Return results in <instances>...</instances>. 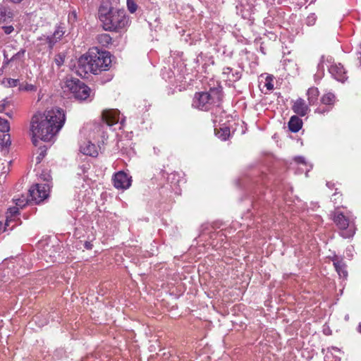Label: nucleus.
<instances>
[{
	"instance_id": "6",
	"label": "nucleus",
	"mask_w": 361,
	"mask_h": 361,
	"mask_svg": "<svg viewBox=\"0 0 361 361\" xmlns=\"http://www.w3.org/2000/svg\"><path fill=\"white\" fill-rule=\"evenodd\" d=\"M49 185L47 183L36 184L29 190L30 200L38 204L49 196Z\"/></svg>"
},
{
	"instance_id": "32",
	"label": "nucleus",
	"mask_w": 361,
	"mask_h": 361,
	"mask_svg": "<svg viewBox=\"0 0 361 361\" xmlns=\"http://www.w3.org/2000/svg\"><path fill=\"white\" fill-rule=\"evenodd\" d=\"M54 61L56 64L59 67L64 63L63 55L59 54L55 56Z\"/></svg>"
},
{
	"instance_id": "17",
	"label": "nucleus",
	"mask_w": 361,
	"mask_h": 361,
	"mask_svg": "<svg viewBox=\"0 0 361 361\" xmlns=\"http://www.w3.org/2000/svg\"><path fill=\"white\" fill-rule=\"evenodd\" d=\"M302 126V121L299 117L297 116H293L290 118L288 122V127L290 131L297 133L301 129Z\"/></svg>"
},
{
	"instance_id": "45",
	"label": "nucleus",
	"mask_w": 361,
	"mask_h": 361,
	"mask_svg": "<svg viewBox=\"0 0 361 361\" xmlns=\"http://www.w3.org/2000/svg\"><path fill=\"white\" fill-rule=\"evenodd\" d=\"M337 196H338V194H337V193H335V194H334V195H333V197H337ZM334 200H336V198H334Z\"/></svg>"
},
{
	"instance_id": "42",
	"label": "nucleus",
	"mask_w": 361,
	"mask_h": 361,
	"mask_svg": "<svg viewBox=\"0 0 361 361\" xmlns=\"http://www.w3.org/2000/svg\"><path fill=\"white\" fill-rule=\"evenodd\" d=\"M5 109V106L4 104H0V112H2Z\"/></svg>"
},
{
	"instance_id": "7",
	"label": "nucleus",
	"mask_w": 361,
	"mask_h": 361,
	"mask_svg": "<svg viewBox=\"0 0 361 361\" xmlns=\"http://www.w3.org/2000/svg\"><path fill=\"white\" fill-rule=\"evenodd\" d=\"M333 220L336 226L341 230H345L349 228V231L346 234H343L345 237H350L353 235V228L350 226V219L343 215V214L338 210H336L331 214Z\"/></svg>"
},
{
	"instance_id": "4",
	"label": "nucleus",
	"mask_w": 361,
	"mask_h": 361,
	"mask_svg": "<svg viewBox=\"0 0 361 361\" xmlns=\"http://www.w3.org/2000/svg\"><path fill=\"white\" fill-rule=\"evenodd\" d=\"M88 52L94 66V74L106 71L111 63L109 52L99 51L96 49H91Z\"/></svg>"
},
{
	"instance_id": "18",
	"label": "nucleus",
	"mask_w": 361,
	"mask_h": 361,
	"mask_svg": "<svg viewBox=\"0 0 361 361\" xmlns=\"http://www.w3.org/2000/svg\"><path fill=\"white\" fill-rule=\"evenodd\" d=\"M307 100L310 105H314L318 99L319 90L316 87H310L307 92Z\"/></svg>"
},
{
	"instance_id": "12",
	"label": "nucleus",
	"mask_w": 361,
	"mask_h": 361,
	"mask_svg": "<svg viewBox=\"0 0 361 361\" xmlns=\"http://www.w3.org/2000/svg\"><path fill=\"white\" fill-rule=\"evenodd\" d=\"M292 109L300 116H305L310 111L309 106L302 98H298L293 102Z\"/></svg>"
},
{
	"instance_id": "36",
	"label": "nucleus",
	"mask_w": 361,
	"mask_h": 361,
	"mask_svg": "<svg viewBox=\"0 0 361 361\" xmlns=\"http://www.w3.org/2000/svg\"><path fill=\"white\" fill-rule=\"evenodd\" d=\"M307 24L311 25H313L315 22V16L314 14H312L310 16H309L307 17Z\"/></svg>"
},
{
	"instance_id": "25",
	"label": "nucleus",
	"mask_w": 361,
	"mask_h": 361,
	"mask_svg": "<svg viewBox=\"0 0 361 361\" xmlns=\"http://www.w3.org/2000/svg\"><path fill=\"white\" fill-rule=\"evenodd\" d=\"M12 49H13L12 46L8 45L4 50V66L8 65L10 63V61H12V60H11V59H8L9 52L11 51Z\"/></svg>"
},
{
	"instance_id": "11",
	"label": "nucleus",
	"mask_w": 361,
	"mask_h": 361,
	"mask_svg": "<svg viewBox=\"0 0 361 361\" xmlns=\"http://www.w3.org/2000/svg\"><path fill=\"white\" fill-rule=\"evenodd\" d=\"M102 118L108 126H113L119 121V111L116 109L105 110L102 113Z\"/></svg>"
},
{
	"instance_id": "8",
	"label": "nucleus",
	"mask_w": 361,
	"mask_h": 361,
	"mask_svg": "<svg viewBox=\"0 0 361 361\" xmlns=\"http://www.w3.org/2000/svg\"><path fill=\"white\" fill-rule=\"evenodd\" d=\"M78 73L80 76H83L87 73H92L94 74V68L92 64V59L89 54V52L81 56L78 59Z\"/></svg>"
},
{
	"instance_id": "20",
	"label": "nucleus",
	"mask_w": 361,
	"mask_h": 361,
	"mask_svg": "<svg viewBox=\"0 0 361 361\" xmlns=\"http://www.w3.org/2000/svg\"><path fill=\"white\" fill-rule=\"evenodd\" d=\"M216 135L222 140H226L230 135V130L227 127L220 128L219 130L214 129Z\"/></svg>"
},
{
	"instance_id": "29",
	"label": "nucleus",
	"mask_w": 361,
	"mask_h": 361,
	"mask_svg": "<svg viewBox=\"0 0 361 361\" xmlns=\"http://www.w3.org/2000/svg\"><path fill=\"white\" fill-rule=\"evenodd\" d=\"M127 7L131 13H135L137 8V6L135 0H127Z\"/></svg>"
},
{
	"instance_id": "15",
	"label": "nucleus",
	"mask_w": 361,
	"mask_h": 361,
	"mask_svg": "<svg viewBox=\"0 0 361 361\" xmlns=\"http://www.w3.org/2000/svg\"><path fill=\"white\" fill-rule=\"evenodd\" d=\"M14 12L8 7H0V23H8L12 21Z\"/></svg>"
},
{
	"instance_id": "39",
	"label": "nucleus",
	"mask_w": 361,
	"mask_h": 361,
	"mask_svg": "<svg viewBox=\"0 0 361 361\" xmlns=\"http://www.w3.org/2000/svg\"><path fill=\"white\" fill-rule=\"evenodd\" d=\"M327 111H328V109H324L318 108V109H317L316 112L319 113V114H324V112H326Z\"/></svg>"
},
{
	"instance_id": "23",
	"label": "nucleus",
	"mask_w": 361,
	"mask_h": 361,
	"mask_svg": "<svg viewBox=\"0 0 361 361\" xmlns=\"http://www.w3.org/2000/svg\"><path fill=\"white\" fill-rule=\"evenodd\" d=\"M97 40L103 46H107L111 42V37L108 34H102L98 35Z\"/></svg>"
},
{
	"instance_id": "27",
	"label": "nucleus",
	"mask_w": 361,
	"mask_h": 361,
	"mask_svg": "<svg viewBox=\"0 0 361 361\" xmlns=\"http://www.w3.org/2000/svg\"><path fill=\"white\" fill-rule=\"evenodd\" d=\"M18 80L13 78H6L3 80V83L6 87H16L18 85Z\"/></svg>"
},
{
	"instance_id": "37",
	"label": "nucleus",
	"mask_w": 361,
	"mask_h": 361,
	"mask_svg": "<svg viewBox=\"0 0 361 361\" xmlns=\"http://www.w3.org/2000/svg\"><path fill=\"white\" fill-rule=\"evenodd\" d=\"M19 208L20 207H18L9 208V209H8L9 213L11 214V216L16 215L18 212Z\"/></svg>"
},
{
	"instance_id": "3",
	"label": "nucleus",
	"mask_w": 361,
	"mask_h": 361,
	"mask_svg": "<svg viewBox=\"0 0 361 361\" xmlns=\"http://www.w3.org/2000/svg\"><path fill=\"white\" fill-rule=\"evenodd\" d=\"M62 88L65 92L72 93L78 99L84 100L90 97V89L77 78H67Z\"/></svg>"
},
{
	"instance_id": "28",
	"label": "nucleus",
	"mask_w": 361,
	"mask_h": 361,
	"mask_svg": "<svg viewBox=\"0 0 361 361\" xmlns=\"http://www.w3.org/2000/svg\"><path fill=\"white\" fill-rule=\"evenodd\" d=\"M10 126L7 120L0 117V132H8Z\"/></svg>"
},
{
	"instance_id": "1",
	"label": "nucleus",
	"mask_w": 361,
	"mask_h": 361,
	"mask_svg": "<svg viewBox=\"0 0 361 361\" xmlns=\"http://www.w3.org/2000/svg\"><path fill=\"white\" fill-rule=\"evenodd\" d=\"M66 121L61 109H52L44 113L35 114L30 122V133L34 145L39 140L50 142L62 128Z\"/></svg>"
},
{
	"instance_id": "26",
	"label": "nucleus",
	"mask_w": 361,
	"mask_h": 361,
	"mask_svg": "<svg viewBox=\"0 0 361 361\" xmlns=\"http://www.w3.org/2000/svg\"><path fill=\"white\" fill-rule=\"evenodd\" d=\"M10 164H11V161H7L6 163H2L1 164L3 166L1 168V173L0 174V178H5L6 174L10 171V168H9Z\"/></svg>"
},
{
	"instance_id": "33",
	"label": "nucleus",
	"mask_w": 361,
	"mask_h": 361,
	"mask_svg": "<svg viewBox=\"0 0 361 361\" xmlns=\"http://www.w3.org/2000/svg\"><path fill=\"white\" fill-rule=\"evenodd\" d=\"M45 154H46V149L40 148V152H39V155L36 157L37 164H39L41 162L42 159L44 157Z\"/></svg>"
},
{
	"instance_id": "44",
	"label": "nucleus",
	"mask_w": 361,
	"mask_h": 361,
	"mask_svg": "<svg viewBox=\"0 0 361 361\" xmlns=\"http://www.w3.org/2000/svg\"><path fill=\"white\" fill-rule=\"evenodd\" d=\"M358 331L361 333V322L360 323L358 327H357Z\"/></svg>"
},
{
	"instance_id": "31",
	"label": "nucleus",
	"mask_w": 361,
	"mask_h": 361,
	"mask_svg": "<svg viewBox=\"0 0 361 361\" xmlns=\"http://www.w3.org/2000/svg\"><path fill=\"white\" fill-rule=\"evenodd\" d=\"M20 90L27 92H34L37 90V87L32 84H25L20 85Z\"/></svg>"
},
{
	"instance_id": "24",
	"label": "nucleus",
	"mask_w": 361,
	"mask_h": 361,
	"mask_svg": "<svg viewBox=\"0 0 361 361\" xmlns=\"http://www.w3.org/2000/svg\"><path fill=\"white\" fill-rule=\"evenodd\" d=\"M13 201L17 207L23 208L31 200L23 195L21 197L13 199Z\"/></svg>"
},
{
	"instance_id": "13",
	"label": "nucleus",
	"mask_w": 361,
	"mask_h": 361,
	"mask_svg": "<svg viewBox=\"0 0 361 361\" xmlns=\"http://www.w3.org/2000/svg\"><path fill=\"white\" fill-rule=\"evenodd\" d=\"M64 32L60 28L58 27L54 32L53 35L49 37H40L39 40H44L46 41V43L48 44V47L49 49H51L53 46L55 44V43L57 42L58 39H60L62 36L63 35Z\"/></svg>"
},
{
	"instance_id": "2",
	"label": "nucleus",
	"mask_w": 361,
	"mask_h": 361,
	"mask_svg": "<svg viewBox=\"0 0 361 361\" xmlns=\"http://www.w3.org/2000/svg\"><path fill=\"white\" fill-rule=\"evenodd\" d=\"M99 18L105 30L116 31L124 28L128 19L123 10H118L102 5L99 9Z\"/></svg>"
},
{
	"instance_id": "35",
	"label": "nucleus",
	"mask_w": 361,
	"mask_h": 361,
	"mask_svg": "<svg viewBox=\"0 0 361 361\" xmlns=\"http://www.w3.org/2000/svg\"><path fill=\"white\" fill-rule=\"evenodd\" d=\"M2 29L6 35L11 34L14 30L12 25L3 26Z\"/></svg>"
},
{
	"instance_id": "38",
	"label": "nucleus",
	"mask_w": 361,
	"mask_h": 361,
	"mask_svg": "<svg viewBox=\"0 0 361 361\" xmlns=\"http://www.w3.org/2000/svg\"><path fill=\"white\" fill-rule=\"evenodd\" d=\"M37 320L35 321V323H41V326L44 325V323H45L46 317H37Z\"/></svg>"
},
{
	"instance_id": "5",
	"label": "nucleus",
	"mask_w": 361,
	"mask_h": 361,
	"mask_svg": "<svg viewBox=\"0 0 361 361\" xmlns=\"http://www.w3.org/2000/svg\"><path fill=\"white\" fill-rule=\"evenodd\" d=\"M217 92L214 90L209 92H200L195 95L192 106L201 110H208L214 102V96Z\"/></svg>"
},
{
	"instance_id": "40",
	"label": "nucleus",
	"mask_w": 361,
	"mask_h": 361,
	"mask_svg": "<svg viewBox=\"0 0 361 361\" xmlns=\"http://www.w3.org/2000/svg\"><path fill=\"white\" fill-rule=\"evenodd\" d=\"M295 161L300 163H305L304 158L301 157L295 158Z\"/></svg>"
},
{
	"instance_id": "14",
	"label": "nucleus",
	"mask_w": 361,
	"mask_h": 361,
	"mask_svg": "<svg viewBox=\"0 0 361 361\" xmlns=\"http://www.w3.org/2000/svg\"><path fill=\"white\" fill-rule=\"evenodd\" d=\"M80 152L84 154L91 157H97L98 150L96 145L88 140L80 145Z\"/></svg>"
},
{
	"instance_id": "9",
	"label": "nucleus",
	"mask_w": 361,
	"mask_h": 361,
	"mask_svg": "<svg viewBox=\"0 0 361 361\" xmlns=\"http://www.w3.org/2000/svg\"><path fill=\"white\" fill-rule=\"evenodd\" d=\"M113 181L117 189L126 190L131 185V177L123 171L117 172L114 176Z\"/></svg>"
},
{
	"instance_id": "22",
	"label": "nucleus",
	"mask_w": 361,
	"mask_h": 361,
	"mask_svg": "<svg viewBox=\"0 0 361 361\" xmlns=\"http://www.w3.org/2000/svg\"><path fill=\"white\" fill-rule=\"evenodd\" d=\"M10 145L11 138L8 132H0V147H6Z\"/></svg>"
},
{
	"instance_id": "41",
	"label": "nucleus",
	"mask_w": 361,
	"mask_h": 361,
	"mask_svg": "<svg viewBox=\"0 0 361 361\" xmlns=\"http://www.w3.org/2000/svg\"><path fill=\"white\" fill-rule=\"evenodd\" d=\"M9 1L13 2V3L17 4V3H20L23 0H9Z\"/></svg>"
},
{
	"instance_id": "10",
	"label": "nucleus",
	"mask_w": 361,
	"mask_h": 361,
	"mask_svg": "<svg viewBox=\"0 0 361 361\" xmlns=\"http://www.w3.org/2000/svg\"><path fill=\"white\" fill-rule=\"evenodd\" d=\"M329 72L338 81L344 82L347 79L346 72L341 63H333L329 67Z\"/></svg>"
},
{
	"instance_id": "19",
	"label": "nucleus",
	"mask_w": 361,
	"mask_h": 361,
	"mask_svg": "<svg viewBox=\"0 0 361 361\" xmlns=\"http://www.w3.org/2000/svg\"><path fill=\"white\" fill-rule=\"evenodd\" d=\"M334 267L341 278L346 279L348 276V271L346 266L343 262H336L334 263Z\"/></svg>"
},
{
	"instance_id": "16",
	"label": "nucleus",
	"mask_w": 361,
	"mask_h": 361,
	"mask_svg": "<svg viewBox=\"0 0 361 361\" xmlns=\"http://www.w3.org/2000/svg\"><path fill=\"white\" fill-rule=\"evenodd\" d=\"M101 130L99 125H86L82 130L81 133L84 135H88L90 139L95 140L96 134L99 133Z\"/></svg>"
},
{
	"instance_id": "30",
	"label": "nucleus",
	"mask_w": 361,
	"mask_h": 361,
	"mask_svg": "<svg viewBox=\"0 0 361 361\" xmlns=\"http://www.w3.org/2000/svg\"><path fill=\"white\" fill-rule=\"evenodd\" d=\"M272 82H273L272 76L267 75L265 78L264 86L267 88V90H271L274 89V84Z\"/></svg>"
},
{
	"instance_id": "43",
	"label": "nucleus",
	"mask_w": 361,
	"mask_h": 361,
	"mask_svg": "<svg viewBox=\"0 0 361 361\" xmlns=\"http://www.w3.org/2000/svg\"><path fill=\"white\" fill-rule=\"evenodd\" d=\"M85 247H86V248H87V249H90V248H91V246H90V243H85Z\"/></svg>"
},
{
	"instance_id": "34",
	"label": "nucleus",
	"mask_w": 361,
	"mask_h": 361,
	"mask_svg": "<svg viewBox=\"0 0 361 361\" xmlns=\"http://www.w3.org/2000/svg\"><path fill=\"white\" fill-rule=\"evenodd\" d=\"M25 53V50L22 49L18 52H17L16 54H14L11 58V60H14L16 59H18L21 56H23Z\"/></svg>"
},
{
	"instance_id": "21",
	"label": "nucleus",
	"mask_w": 361,
	"mask_h": 361,
	"mask_svg": "<svg viewBox=\"0 0 361 361\" xmlns=\"http://www.w3.org/2000/svg\"><path fill=\"white\" fill-rule=\"evenodd\" d=\"M336 98L334 94L327 93L322 96L321 98V102L322 104L332 106L335 102Z\"/></svg>"
}]
</instances>
